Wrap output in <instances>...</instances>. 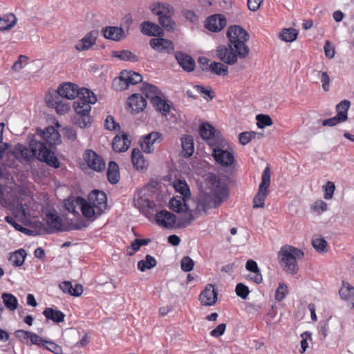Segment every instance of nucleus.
<instances>
[{
  "mask_svg": "<svg viewBox=\"0 0 354 354\" xmlns=\"http://www.w3.org/2000/svg\"><path fill=\"white\" fill-rule=\"evenodd\" d=\"M42 140L32 139L29 142L28 148L22 144L16 146V151L19 152L21 158L29 162L33 158H36L41 162H46L54 168L59 167V162L50 147L61 142V137L57 130L53 126L47 127L44 131H41L39 135Z\"/></svg>",
  "mask_w": 354,
  "mask_h": 354,
  "instance_id": "1",
  "label": "nucleus"
},
{
  "mask_svg": "<svg viewBox=\"0 0 354 354\" xmlns=\"http://www.w3.org/2000/svg\"><path fill=\"white\" fill-rule=\"evenodd\" d=\"M73 107L76 115L72 118L73 123L80 128H86L92 123L90 115L91 104L97 102V97L90 89L80 87L68 82V100H75Z\"/></svg>",
  "mask_w": 354,
  "mask_h": 354,
  "instance_id": "2",
  "label": "nucleus"
},
{
  "mask_svg": "<svg viewBox=\"0 0 354 354\" xmlns=\"http://www.w3.org/2000/svg\"><path fill=\"white\" fill-rule=\"evenodd\" d=\"M304 256L303 251L291 245H284L278 252V260L283 269L288 273L295 274L299 270L297 259Z\"/></svg>",
  "mask_w": 354,
  "mask_h": 354,
  "instance_id": "3",
  "label": "nucleus"
},
{
  "mask_svg": "<svg viewBox=\"0 0 354 354\" xmlns=\"http://www.w3.org/2000/svg\"><path fill=\"white\" fill-rule=\"evenodd\" d=\"M227 37L229 43L234 46L236 51L239 55V58H246L250 53V49L246 45L249 39V35L240 26H231L227 31Z\"/></svg>",
  "mask_w": 354,
  "mask_h": 354,
  "instance_id": "4",
  "label": "nucleus"
},
{
  "mask_svg": "<svg viewBox=\"0 0 354 354\" xmlns=\"http://www.w3.org/2000/svg\"><path fill=\"white\" fill-rule=\"evenodd\" d=\"M193 220L194 216L192 213L177 217L173 213L164 209L158 212L156 215L157 224L167 229L185 227L190 225Z\"/></svg>",
  "mask_w": 354,
  "mask_h": 354,
  "instance_id": "5",
  "label": "nucleus"
},
{
  "mask_svg": "<svg viewBox=\"0 0 354 354\" xmlns=\"http://www.w3.org/2000/svg\"><path fill=\"white\" fill-rule=\"evenodd\" d=\"M150 10L153 15L158 16V22L168 32H174L176 23L172 19L174 15V8L166 3H154L151 5Z\"/></svg>",
  "mask_w": 354,
  "mask_h": 354,
  "instance_id": "6",
  "label": "nucleus"
},
{
  "mask_svg": "<svg viewBox=\"0 0 354 354\" xmlns=\"http://www.w3.org/2000/svg\"><path fill=\"white\" fill-rule=\"evenodd\" d=\"M66 82H62L57 90L49 91L45 96L48 106L55 109L59 115L66 113Z\"/></svg>",
  "mask_w": 354,
  "mask_h": 354,
  "instance_id": "7",
  "label": "nucleus"
},
{
  "mask_svg": "<svg viewBox=\"0 0 354 354\" xmlns=\"http://www.w3.org/2000/svg\"><path fill=\"white\" fill-rule=\"evenodd\" d=\"M270 184V169L266 167L261 176V182L259 187V191L253 198V208H263L265 206V200L269 194Z\"/></svg>",
  "mask_w": 354,
  "mask_h": 354,
  "instance_id": "8",
  "label": "nucleus"
},
{
  "mask_svg": "<svg viewBox=\"0 0 354 354\" xmlns=\"http://www.w3.org/2000/svg\"><path fill=\"white\" fill-rule=\"evenodd\" d=\"M212 148V156L215 161L223 167H230L235 162L233 152L222 149V140L216 142L209 143Z\"/></svg>",
  "mask_w": 354,
  "mask_h": 354,
  "instance_id": "9",
  "label": "nucleus"
},
{
  "mask_svg": "<svg viewBox=\"0 0 354 354\" xmlns=\"http://www.w3.org/2000/svg\"><path fill=\"white\" fill-rule=\"evenodd\" d=\"M142 76L136 72L132 71L123 70L120 73V77L115 78L113 86L118 90H125L129 85H135L141 82Z\"/></svg>",
  "mask_w": 354,
  "mask_h": 354,
  "instance_id": "10",
  "label": "nucleus"
},
{
  "mask_svg": "<svg viewBox=\"0 0 354 354\" xmlns=\"http://www.w3.org/2000/svg\"><path fill=\"white\" fill-rule=\"evenodd\" d=\"M133 204L141 213L146 216L156 207L155 203L149 199L146 189H142L136 192L133 197Z\"/></svg>",
  "mask_w": 354,
  "mask_h": 354,
  "instance_id": "11",
  "label": "nucleus"
},
{
  "mask_svg": "<svg viewBox=\"0 0 354 354\" xmlns=\"http://www.w3.org/2000/svg\"><path fill=\"white\" fill-rule=\"evenodd\" d=\"M216 56L223 63L228 65H233L237 62L239 57V53L236 51L234 46L228 44L220 45L216 48Z\"/></svg>",
  "mask_w": 354,
  "mask_h": 354,
  "instance_id": "12",
  "label": "nucleus"
},
{
  "mask_svg": "<svg viewBox=\"0 0 354 354\" xmlns=\"http://www.w3.org/2000/svg\"><path fill=\"white\" fill-rule=\"evenodd\" d=\"M88 201L95 207L98 215H101L107 207L106 195L102 191L93 190L88 196Z\"/></svg>",
  "mask_w": 354,
  "mask_h": 354,
  "instance_id": "13",
  "label": "nucleus"
},
{
  "mask_svg": "<svg viewBox=\"0 0 354 354\" xmlns=\"http://www.w3.org/2000/svg\"><path fill=\"white\" fill-rule=\"evenodd\" d=\"M151 48L161 54H171L175 48L174 43L163 37H155L149 40Z\"/></svg>",
  "mask_w": 354,
  "mask_h": 354,
  "instance_id": "14",
  "label": "nucleus"
},
{
  "mask_svg": "<svg viewBox=\"0 0 354 354\" xmlns=\"http://www.w3.org/2000/svg\"><path fill=\"white\" fill-rule=\"evenodd\" d=\"M84 159L88 167L94 171H102L105 169L106 165L103 158L91 149L84 152Z\"/></svg>",
  "mask_w": 354,
  "mask_h": 354,
  "instance_id": "15",
  "label": "nucleus"
},
{
  "mask_svg": "<svg viewBox=\"0 0 354 354\" xmlns=\"http://www.w3.org/2000/svg\"><path fill=\"white\" fill-rule=\"evenodd\" d=\"M163 140V135L158 131H152L143 137L140 146L143 152L151 153L154 151V145L160 143Z\"/></svg>",
  "mask_w": 354,
  "mask_h": 354,
  "instance_id": "16",
  "label": "nucleus"
},
{
  "mask_svg": "<svg viewBox=\"0 0 354 354\" xmlns=\"http://www.w3.org/2000/svg\"><path fill=\"white\" fill-rule=\"evenodd\" d=\"M218 291L214 286L209 283L199 295V300L203 306H214L218 299Z\"/></svg>",
  "mask_w": 354,
  "mask_h": 354,
  "instance_id": "17",
  "label": "nucleus"
},
{
  "mask_svg": "<svg viewBox=\"0 0 354 354\" xmlns=\"http://www.w3.org/2000/svg\"><path fill=\"white\" fill-rule=\"evenodd\" d=\"M75 202L80 207L82 215L87 219L94 221L100 216L95 211V207L82 196L76 197Z\"/></svg>",
  "mask_w": 354,
  "mask_h": 354,
  "instance_id": "18",
  "label": "nucleus"
},
{
  "mask_svg": "<svg viewBox=\"0 0 354 354\" xmlns=\"http://www.w3.org/2000/svg\"><path fill=\"white\" fill-rule=\"evenodd\" d=\"M45 221L48 225L46 230L47 233H53L62 230L63 221L57 212H49L46 214Z\"/></svg>",
  "mask_w": 354,
  "mask_h": 354,
  "instance_id": "19",
  "label": "nucleus"
},
{
  "mask_svg": "<svg viewBox=\"0 0 354 354\" xmlns=\"http://www.w3.org/2000/svg\"><path fill=\"white\" fill-rule=\"evenodd\" d=\"M226 26L225 17L220 14H215L209 17L205 21V28L214 32L221 31Z\"/></svg>",
  "mask_w": 354,
  "mask_h": 354,
  "instance_id": "20",
  "label": "nucleus"
},
{
  "mask_svg": "<svg viewBox=\"0 0 354 354\" xmlns=\"http://www.w3.org/2000/svg\"><path fill=\"white\" fill-rule=\"evenodd\" d=\"M97 35V31H90L82 39L78 41L75 45V48L79 52L89 50L95 44Z\"/></svg>",
  "mask_w": 354,
  "mask_h": 354,
  "instance_id": "21",
  "label": "nucleus"
},
{
  "mask_svg": "<svg viewBox=\"0 0 354 354\" xmlns=\"http://www.w3.org/2000/svg\"><path fill=\"white\" fill-rule=\"evenodd\" d=\"M217 207L218 205L214 200L212 196L210 194H205L199 198L196 210L199 214H206L209 209Z\"/></svg>",
  "mask_w": 354,
  "mask_h": 354,
  "instance_id": "22",
  "label": "nucleus"
},
{
  "mask_svg": "<svg viewBox=\"0 0 354 354\" xmlns=\"http://www.w3.org/2000/svg\"><path fill=\"white\" fill-rule=\"evenodd\" d=\"M140 28V32L143 35L149 37H160L164 34V31L160 26L149 21H145L141 23Z\"/></svg>",
  "mask_w": 354,
  "mask_h": 354,
  "instance_id": "23",
  "label": "nucleus"
},
{
  "mask_svg": "<svg viewBox=\"0 0 354 354\" xmlns=\"http://www.w3.org/2000/svg\"><path fill=\"white\" fill-rule=\"evenodd\" d=\"M175 58L184 71L192 72L194 70L196 66L195 61L189 55L182 52H176L175 53Z\"/></svg>",
  "mask_w": 354,
  "mask_h": 354,
  "instance_id": "24",
  "label": "nucleus"
},
{
  "mask_svg": "<svg viewBox=\"0 0 354 354\" xmlns=\"http://www.w3.org/2000/svg\"><path fill=\"white\" fill-rule=\"evenodd\" d=\"M131 142V141L127 133H123L121 136L117 135L113 140V149L117 152L126 151L129 148Z\"/></svg>",
  "mask_w": 354,
  "mask_h": 354,
  "instance_id": "25",
  "label": "nucleus"
},
{
  "mask_svg": "<svg viewBox=\"0 0 354 354\" xmlns=\"http://www.w3.org/2000/svg\"><path fill=\"white\" fill-rule=\"evenodd\" d=\"M128 104L133 112L138 113L146 107L147 101L142 95L134 93L128 98Z\"/></svg>",
  "mask_w": 354,
  "mask_h": 354,
  "instance_id": "26",
  "label": "nucleus"
},
{
  "mask_svg": "<svg viewBox=\"0 0 354 354\" xmlns=\"http://www.w3.org/2000/svg\"><path fill=\"white\" fill-rule=\"evenodd\" d=\"M131 161L135 169L145 170L148 167V162L145 159L142 151L138 149H133L131 151Z\"/></svg>",
  "mask_w": 354,
  "mask_h": 354,
  "instance_id": "27",
  "label": "nucleus"
},
{
  "mask_svg": "<svg viewBox=\"0 0 354 354\" xmlns=\"http://www.w3.org/2000/svg\"><path fill=\"white\" fill-rule=\"evenodd\" d=\"M182 156L184 158L190 157L194 151V138L191 135H183L181 138Z\"/></svg>",
  "mask_w": 354,
  "mask_h": 354,
  "instance_id": "28",
  "label": "nucleus"
},
{
  "mask_svg": "<svg viewBox=\"0 0 354 354\" xmlns=\"http://www.w3.org/2000/svg\"><path fill=\"white\" fill-rule=\"evenodd\" d=\"M339 294L342 299L345 300L348 306L354 308V287L348 283H343L342 288L339 290Z\"/></svg>",
  "mask_w": 354,
  "mask_h": 354,
  "instance_id": "29",
  "label": "nucleus"
},
{
  "mask_svg": "<svg viewBox=\"0 0 354 354\" xmlns=\"http://www.w3.org/2000/svg\"><path fill=\"white\" fill-rule=\"evenodd\" d=\"M199 132L201 138L204 140H211L215 139L213 142H220L221 139L216 133L215 129L209 123H203L200 126ZM212 142V141L209 142Z\"/></svg>",
  "mask_w": 354,
  "mask_h": 354,
  "instance_id": "30",
  "label": "nucleus"
},
{
  "mask_svg": "<svg viewBox=\"0 0 354 354\" xmlns=\"http://www.w3.org/2000/svg\"><path fill=\"white\" fill-rule=\"evenodd\" d=\"M169 207L177 213L186 212L188 209L186 198L179 196H174L169 201Z\"/></svg>",
  "mask_w": 354,
  "mask_h": 354,
  "instance_id": "31",
  "label": "nucleus"
},
{
  "mask_svg": "<svg viewBox=\"0 0 354 354\" xmlns=\"http://www.w3.org/2000/svg\"><path fill=\"white\" fill-rule=\"evenodd\" d=\"M42 314L47 320H51L57 324L62 322L65 318V314L63 312L52 308H46Z\"/></svg>",
  "mask_w": 354,
  "mask_h": 354,
  "instance_id": "32",
  "label": "nucleus"
},
{
  "mask_svg": "<svg viewBox=\"0 0 354 354\" xmlns=\"http://www.w3.org/2000/svg\"><path fill=\"white\" fill-rule=\"evenodd\" d=\"M103 35L105 38L114 41H120L124 37L123 30L116 26H110L104 28L103 30Z\"/></svg>",
  "mask_w": 354,
  "mask_h": 354,
  "instance_id": "33",
  "label": "nucleus"
},
{
  "mask_svg": "<svg viewBox=\"0 0 354 354\" xmlns=\"http://www.w3.org/2000/svg\"><path fill=\"white\" fill-rule=\"evenodd\" d=\"M26 254V250L23 248H20L11 252L8 260L13 266L19 267L24 264Z\"/></svg>",
  "mask_w": 354,
  "mask_h": 354,
  "instance_id": "34",
  "label": "nucleus"
},
{
  "mask_svg": "<svg viewBox=\"0 0 354 354\" xmlns=\"http://www.w3.org/2000/svg\"><path fill=\"white\" fill-rule=\"evenodd\" d=\"M210 194L218 206L227 198L228 190L225 187L218 185Z\"/></svg>",
  "mask_w": 354,
  "mask_h": 354,
  "instance_id": "35",
  "label": "nucleus"
},
{
  "mask_svg": "<svg viewBox=\"0 0 354 354\" xmlns=\"http://www.w3.org/2000/svg\"><path fill=\"white\" fill-rule=\"evenodd\" d=\"M107 178L110 183L116 184L120 180V172L118 165L113 161L109 163L107 169Z\"/></svg>",
  "mask_w": 354,
  "mask_h": 354,
  "instance_id": "36",
  "label": "nucleus"
},
{
  "mask_svg": "<svg viewBox=\"0 0 354 354\" xmlns=\"http://www.w3.org/2000/svg\"><path fill=\"white\" fill-rule=\"evenodd\" d=\"M151 103L155 109L163 115H167L170 111V106L160 96H158L157 97H155V99L152 100Z\"/></svg>",
  "mask_w": 354,
  "mask_h": 354,
  "instance_id": "37",
  "label": "nucleus"
},
{
  "mask_svg": "<svg viewBox=\"0 0 354 354\" xmlns=\"http://www.w3.org/2000/svg\"><path fill=\"white\" fill-rule=\"evenodd\" d=\"M17 23L15 15L10 13L0 18V30L4 31L11 29Z\"/></svg>",
  "mask_w": 354,
  "mask_h": 354,
  "instance_id": "38",
  "label": "nucleus"
},
{
  "mask_svg": "<svg viewBox=\"0 0 354 354\" xmlns=\"http://www.w3.org/2000/svg\"><path fill=\"white\" fill-rule=\"evenodd\" d=\"M142 91L143 95H145V97L150 100V102L155 99V97L159 96V94L160 93V91L158 87L148 83H144L142 84Z\"/></svg>",
  "mask_w": 354,
  "mask_h": 354,
  "instance_id": "39",
  "label": "nucleus"
},
{
  "mask_svg": "<svg viewBox=\"0 0 354 354\" xmlns=\"http://www.w3.org/2000/svg\"><path fill=\"white\" fill-rule=\"evenodd\" d=\"M351 102L349 100H344L336 106L337 115L344 122L348 119V111L350 108Z\"/></svg>",
  "mask_w": 354,
  "mask_h": 354,
  "instance_id": "40",
  "label": "nucleus"
},
{
  "mask_svg": "<svg viewBox=\"0 0 354 354\" xmlns=\"http://www.w3.org/2000/svg\"><path fill=\"white\" fill-rule=\"evenodd\" d=\"M1 299L5 306L10 310H15L18 306L17 297L11 293L4 292L1 295Z\"/></svg>",
  "mask_w": 354,
  "mask_h": 354,
  "instance_id": "41",
  "label": "nucleus"
},
{
  "mask_svg": "<svg viewBox=\"0 0 354 354\" xmlns=\"http://www.w3.org/2000/svg\"><path fill=\"white\" fill-rule=\"evenodd\" d=\"M157 264V261L152 256L147 254L145 257V259L140 260L138 263V268L141 271L144 272L146 270L151 269L154 268Z\"/></svg>",
  "mask_w": 354,
  "mask_h": 354,
  "instance_id": "42",
  "label": "nucleus"
},
{
  "mask_svg": "<svg viewBox=\"0 0 354 354\" xmlns=\"http://www.w3.org/2000/svg\"><path fill=\"white\" fill-rule=\"evenodd\" d=\"M298 35V32L292 28H284L280 32L279 37L281 40L286 42H292L296 40Z\"/></svg>",
  "mask_w": 354,
  "mask_h": 354,
  "instance_id": "43",
  "label": "nucleus"
},
{
  "mask_svg": "<svg viewBox=\"0 0 354 354\" xmlns=\"http://www.w3.org/2000/svg\"><path fill=\"white\" fill-rule=\"evenodd\" d=\"M211 71L218 75L226 76L228 74V67L221 62H212L209 65Z\"/></svg>",
  "mask_w": 354,
  "mask_h": 354,
  "instance_id": "44",
  "label": "nucleus"
},
{
  "mask_svg": "<svg viewBox=\"0 0 354 354\" xmlns=\"http://www.w3.org/2000/svg\"><path fill=\"white\" fill-rule=\"evenodd\" d=\"M115 57L124 61H129L131 62H137L139 60L138 56L133 54L128 50H122L115 52Z\"/></svg>",
  "mask_w": 354,
  "mask_h": 354,
  "instance_id": "45",
  "label": "nucleus"
},
{
  "mask_svg": "<svg viewBox=\"0 0 354 354\" xmlns=\"http://www.w3.org/2000/svg\"><path fill=\"white\" fill-rule=\"evenodd\" d=\"M176 190L180 194L179 196L189 198L190 196V190L185 180H178L174 184Z\"/></svg>",
  "mask_w": 354,
  "mask_h": 354,
  "instance_id": "46",
  "label": "nucleus"
},
{
  "mask_svg": "<svg viewBox=\"0 0 354 354\" xmlns=\"http://www.w3.org/2000/svg\"><path fill=\"white\" fill-rule=\"evenodd\" d=\"M257 125L259 129H263L272 124V120L268 115L259 114L256 117Z\"/></svg>",
  "mask_w": 354,
  "mask_h": 354,
  "instance_id": "47",
  "label": "nucleus"
},
{
  "mask_svg": "<svg viewBox=\"0 0 354 354\" xmlns=\"http://www.w3.org/2000/svg\"><path fill=\"white\" fill-rule=\"evenodd\" d=\"M5 221L11 225L16 230L23 232L26 234H31L32 231L23 227L20 224L17 223L15 221V219L10 216H6L5 217Z\"/></svg>",
  "mask_w": 354,
  "mask_h": 354,
  "instance_id": "48",
  "label": "nucleus"
},
{
  "mask_svg": "<svg viewBox=\"0 0 354 354\" xmlns=\"http://www.w3.org/2000/svg\"><path fill=\"white\" fill-rule=\"evenodd\" d=\"M83 292V286L80 283H75L74 286L73 283L68 281V294L74 297H80Z\"/></svg>",
  "mask_w": 354,
  "mask_h": 354,
  "instance_id": "49",
  "label": "nucleus"
},
{
  "mask_svg": "<svg viewBox=\"0 0 354 354\" xmlns=\"http://www.w3.org/2000/svg\"><path fill=\"white\" fill-rule=\"evenodd\" d=\"M257 133L254 131H245L239 135V142L242 145H246L252 139L255 138Z\"/></svg>",
  "mask_w": 354,
  "mask_h": 354,
  "instance_id": "50",
  "label": "nucleus"
},
{
  "mask_svg": "<svg viewBox=\"0 0 354 354\" xmlns=\"http://www.w3.org/2000/svg\"><path fill=\"white\" fill-rule=\"evenodd\" d=\"M194 261L188 256L184 257L180 261V267L184 272H190L193 270Z\"/></svg>",
  "mask_w": 354,
  "mask_h": 354,
  "instance_id": "51",
  "label": "nucleus"
},
{
  "mask_svg": "<svg viewBox=\"0 0 354 354\" xmlns=\"http://www.w3.org/2000/svg\"><path fill=\"white\" fill-rule=\"evenodd\" d=\"M288 292V286L284 283H280L275 292L276 300L281 301L285 299Z\"/></svg>",
  "mask_w": 354,
  "mask_h": 354,
  "instance_id": "52",
  "label": "nucleus"
},
{
  "mask_svg": "<svg viewBox=\"0 0 354 354\" xmlns=\"http://www.w3.org/2000/svg\"><path fill=\"white\" fill-rule=\"evenodd\" d=\"M235 291L237 296L243 299H245L250 293L248 287L242 283L236 286Z\"/></svg>",
  "mask_w": 354,
  "mask_h": 354,
  "instance_id": "53",
  "label": "nucleus"
},
{
  "mask_svg": "<svg viewBox=\"0 0 354 354\" xmlns=\"http://www.w3.org/2000/svg\"><path fill=\"white\" fill-rule=\"evenodd\" d=\"M311 209L317 214H321L328 209V205L325 201L318 200L312 205Z\"/></svg>",
  "mask_w": 354,
  "mask_h": 354,
  "instance_id": "54",
  "label": "nucleus"
},
{
  "mask_svg": "<svg viewBox=\"0 0 354 354\" xmlns=\"http://www.w3.org/2000/svg\"><path fill=\"white\" fill-rule=\"evenodd\" d=\"M104 128L109 131L120 129V124L116 122L112 115H108L104 121Z\"/></svg>",
  "mask_w": 354,
  "mask_h": 354,
  "instance_id": "55",
  "label": "nucleus"
},
{
  "mask_svg": "<svg viewBox=\"0 0 354 354\" xmlns=\"http://www.w3.org/2000/svg\"><path fill=\"white\" fill-rule=\"evenodd\" d=\"M196 91L201 93L204 99L211 100L214 98V95L211 88L207 89L204 86L201 85H196L194 86Z\"/></svg>",
  "mask_w": 354,
  "mask_h": 354,
  "instance_id": "56",
  "label": "nucleus"
},
{
  "mask_svg": "<svg viewBox=\"0 0 354 354\" xmlns=\"http://www.w3.org/2000/svg\"><path fill=\"white\" fill-rule=\"evenodd\" d=\"M313 246L319 252H326L327 243L324 239H315L312 241Z\"/></svg>",
  "mask_w": 354,
  "mask_h": 354,
  "instance_id": "57",
  "label": "nucleus"
},
{
  "mask_svg": "<svg viewBox=\"0 0 354 354\" xmlns=\"http://www.w3.org/2000/svg\"><path fill=\"white\" fill-rule=\"evenodd\" d=\"M15 337L18 338L23 344H28V340L31 335L30 331L24 330H17L15 333Z\"/></svg>",
  "mask_w": 354,
  "mask_h": 354,
  "instance_id": "58",
  "label": "nucleus"
},
{
  "mask_svg": "<svg viewBox=\"0 0 354 354\" xmlns=\"http://www.w3.org/2000/svg\"><path fill=\"white\" fill-rule=\"evenodd\" d=\"M301 337L302 339L301 341V349L300 351V353H305L307 348L308 347V339L310 340L312 339V333L309 331H305L303 333H301Z\"/></svg>",
  "mask_w": 354,
  "mask_h": 354,
  "instance_id": "59",
  "label": "nucleus"
},
{
  "mask_svg": "<svg viewBox=\"0 0 354 354\" xmlns=\"http://www.w3.org/2000/svg\"><path fill=\"white\" fill-rule=\"evenodd\" d=\"M324 197L326 200H329L333 198L335 186V184L330 181H328L326 183V185L324 187Z\"/></svg>",
  "mask_w": 354,
  "mask_h": 354,
  "instance_id": "60",
  "label": "nucleus"
},
{
  "mask_svg": "<svg viewBox=\"0 0 354 354\" xmlns=\"http://www.w3.org/2000/svg\"><path fill=\"white\" fill-rule=\"evenodd\" d=\"M44 348L55 354H61L62 353V347L51 341L46 340Z\"/></svg>",
  "mask_w": 354,
  "mask_h": 354,
  "instance_id": "61",
  "label": "nucleus"
},
{
  "mask_svg": "<svg viewBox=\"0 0 354 354\" xmlns=\"http://www.w3.org/2000/svg\"><path fill=\"white\" fill-rule=\"evenodd\" d=\"M30 345H37L44 347L46 340L37 334L31 332L30 337Z\"/></svg>",
  "mask_w": 354,
  "mask_h": 354,
  "instance_id": "62",
  "label": "nucleus"
},
{
  "mask_svg": "<svg viewBox=\"0 0 354 354\" xmlns=\"http://www.w3.org/2000/svg\"><path fill=\"white\" fill-rule=\"evenodd\" d=\"M320 75L319 80L322 84V88L325 91H329L330 79L326 72L317 73Z\"/></svg>",
  "mask_w": 354,
  "mask_h": 354,
  "instance_id": "63",
  "label": "nucleus"
},
{
  "mask_svg": "<svg viewBox=\"0 0 354 354\" xmlns=\"http://www.w3.org/2000/svg\"><path fill=\"white\" fill-rule=\"evenodd\" d=\"M344 121L342 120L340 118H339L337 115L333 118L324 120L322 122V125L324 127H334L337 125L338 124L342 123Z\"/></svg>",
  "mask_w": 354,
  "mask_h": 354,
  "instance_id": "64",
  "label": "nucleus"
}]
</instances>
